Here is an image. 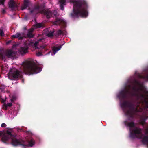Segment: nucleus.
<instances>
[{"label": "nucleus", "mask_w": 148, "mask_h": 148, "mask_svg": "<svg viewBox=\"0 0 148 148\" xmlns=\"http://www.w3.org/2000/svg\"><path fill=\"white\" fill-rule=\"evenodd\" d=\"M12 106V104L11 103H9L7 104V106Z\"/></svg>", "instance_id": "21"}, {"label": "nucleus", "mask_w": 148, "mask_h": 148, "mask_svg": "<svg viewBox=\"0 0 148 148\" xmlns=\"http://www.w3.org/2000/svg\"><path fill=\"white\" fill-rule=\"evenodd\" d=\"M61 47L62 46L59 47H53V54H52V55H55L56 54V53L57 52L58 50H60Z\"/></svg>", "instance_id": "7"}, {"label": "nucleus", "mask_w": 148, "mask_h": 148, "mask_svg": "<svg viewBox=\"0 0 148 148\" xmlns=\"http://www.w3.org/2000/svg\"><path fill=\"white\" fill-rule=\"evenodd\" d=\"M0 35L1 36H3L4 35L3 31L1 29H0Z\"/></svg>", "instance_id": "18"}, {"label": "nucleus", "mask_w": 148, "mask_h": 148, "mask_svg": "<svg viewBox=\"0 0 148 148\" xmlns=\"http://www.w3.org/2000/svg\"><path fill=\"white\" fill-rule=\"evenodd\" d=\"M12 143L13 145L14 146H18L21 145L19 143V141L18 140H12Z\"/></svg>", "instance_id": "9"}, {"label": "nucleus", "mask_w": 148, "mask_h": 148, "mask_svg": "<svg viewBox=\"0 0 148 148\" xmlns=\"http://www.w3.org/2000/svg\"><path fill=\"white\" fill-rule=\"evenodd\" d=\"M53 31L46 32L45 35L48 37H51L53 35Z\"/></svg>", "instance_id": "12"}, {"label": "nucleus", "mask_w": 148, "mask_h": 148, "mask_svg": "<svg viewBox=\"0 0 148 148\" xmlns=\"http://www.w3.org/2000/svg\"><path fill=\"white\" fill-rule=\"evenodd\" d=\"M29 0H24V4L21 8L22 10H23L28 6L29 5Z\"/></svg>", "instance_id": "5"}, {"label": "nucleus", "mask_w": 148, "mask_h": 148, "mask_svg": "<svg viewBox=\"0 0 148 148\" xmlns=\"http://www.w3.org/2000/svg\"><path fill=\"white\" fill-rule=\"evenodd\" d=\"M20 36V34L17 33L15 35H13L12 36V37L14 38H17L18 37Z\"/></svg>", "instance_id": "16"}, {"label": "nucleus", "mask_w": 148, "mask_h": 148, "mask_svg": "<svg viewBox=\"0 0 148 148\" xmlns=\"http://www.w3.org/2000/svg\"><path fill=\"white\" fill-rule=\"evenodd\" d=\"M45 14L47 16V18L49 17L51 15H52L51 12L50 11H49L48 10L45 12Z\"/></svg>", "instance_id": "14"}, {"label": "nucleus", "mask_w": 148, "mask_h": 148, "mask_svg": "<svg viewBox=\"0 0 148 148\" xmlns=\"http://www.w3.org/2000/svg\"><path fill=\"white\" fill-rule=\"evenodd\" d=\"M15 54V52H13L12 50H9L8 51L6 54V56L8 57H10L13 56Z\"/></svg>", "instance_id": "8"}, {"label": "nucleus", "mask_w": 148, "mask_h": 148, "mask_svg": "<svg viewBox=\"0 0 148 148\" xmlns=\"http://www.w3.org/2000/svg\"><path fill=\"white\" fill-rule=\"evenodd\" d=\"M61 5L60 6V9L61 10H63L64 8L63 7V5H65V0H62L60 1Z\"/></svg>", "instance_id": "11"}, {"label": "nucleus", "mask_w": 148, "mask_h": 148, "mask_svg": "<svg viewBox=\"0 0 148 148\" xmlns=\"http://www.w3.org/2000/svg\"><path fill=\"white\" fill-rule=\"evenodd\" d=\"M78 14H79L82 17H86L88 16V13L86 10L83 9L80 12L78 13Z\"/></svg>", "instance_id": "3"}, {"label": "nucleus", "mask_w": 148, "mask_h": 148, "mask_svg": "<svg viewBox=\"0 0 148 148\" xmlns=\"http://www.w3.org/2000/svg\"><path fill=\"white\" fill-rule=\"evenodd\" d=\"M27 47H22L21 48L20 50V53L21 54H25L27 52Z\"/></svg>", "instance_id": "6"}, {"label": "nucleus", "mask_w": 148, "mask_h": 148, "mask_svg": "<svg viewBox=\"0 0 148 148\" xmlns=\"http://www.w3.org/2000/svg\"><path fill=\"white\" fill-rule=\"evenodd\" d=\"M36 27L38 28H40L42 26V24L40 23H37L36 25Z\"/></svg>", "instance_id": "17"}, {"label": "nucleus", "mask_w": 148, "mask_h": 148, "mask_svg": "<svg viewBox=\"0 0 148 148\" xmlns=\"http://www.w3.org/2000/svg\"><path fill=\"white\" fill-rule=\"evenodd\" d=\"M141 130L139 129H136L134 131V133L136 134H139L140 133Z\"/></svg>", "instance_id": "15"}, {"label": "nucleus", "mask_w": 148, "mask_h": 148, "mask_svg": "<svg viewBox=\"0 0 148 148\" xmlns=\"http://www.w3.org/2000/svg\"><path fill=\"white\" fill-rule=\"evenodd\" d=\"M24 66L25 72L30 74H37L42 70L41 68L38 67L36 64L30 62H26Z\"/></svg>", "instance_id": "1"}, {"label": "nucleus", "mask_w": 148, "mask_h": 148, "mask_svg": "<svg viewBox=\"0 0 148 148\" xmlns=\"http://www.w3.org/2000/svg\"><path fill=\"white\" fill-rule=\"evenodd\" d=\"M4 0H0V5L1 4H3L4 3Z\"/></svg>", "instance_id": "19"}, {"label": "nucleus", "mask_w": 148, "mask_h": 148, "mask_svg": "<svg viewBox=\"0 0 148 148\" xmlns=\"http://www.w3.org/2000/svg\"><path fill=\"white\" fill-rule=\"evenodd\" d=\"M27 35L29 37H31L33 36L32 34H28Z\"/></svg>", "instance_id": "22"}, {"label": "nucleus", "mask_w": 148, "mask_h": 148, "mask_svg": "<svg viewBox=\"0 0 148 148\" xmlns=\"http://www.w3.org/2000/svg\"><path fill=\"white\" fill-rule=\"evenodd\" d=\"M33 29H31V31H30V32H32L33 31Z\"/></svg>", "instance_id": "26"}, {"label": "nucleus", "mask_w": 148, "mask_h": 148, "mask_svg": "<svg viewBox=\"0 0 148 148\" xmlns=\"http://www.w3.org/2000/svg\"><path fill=\"white\" fill-rule=\"evenodd\" d=\"M42 39H40L36 42L34 45V46L35 49H42L44 47V46H41L40 45L42 43Z\"/></svg>", "instance_id": "2"}, {"label": "nucleus", "mask_w": 148, "mask_h": 148, "mask_svg": "<svg viewBox=\"0 0 148 148\" xmlns=\"http://www.w3.org/2000/svg\"><path fill=\"white\" fill-rule=\"evenodd\" d=\"M10 75L9 76V78Z\"/></svg>", "instance_id": "28"}, {"label": "nucleus", "mask_w": 148, "mask_h": 148, "mask_svg": "<svg viewBox=\"0 0 148 148\" xmlns=\"http://www.w3.org/2000/svg\"><path fill=\"white\" fill-rule=\"evenodd\" d=\"M6 135L7 136V137L6 136H5L3 137L2 140L3 141L8 140L9 138H12V136L11 134V133L8 131L7 132Z\"/></svg>", "instance_id": "4"}, {"label": "nucleus", "mask_w": 148, "mask_h": 148, "mask_svg": "<svg viewBox=\"0 0 148 148\" xmlns=\"http://www.w3.org/2000/svg\"><path fill=\"white\" fill-rule=\"evenodd\" d=\"M13 2H14V1L13 0H11L10 1V3L9 4L10 6V3H13Z\"/></svg>", "instance_id": "23"}, {"label": "nucleus", "mask_w": 148, "mask_h": 148, "mask_svg": "<svg viewBox=\"0 0 148 148\" xmlns=\"http://www.w3.org/2000/svg\"><path fill=\"white\" fill-rule=\"evenodd\" d=\"M3 134V132H0V136Z\"/></svg>", "instance_id": "24"}, {"label": "nucleus", "mask_w": 148, "mask_h": 148, "mask_svg": "<svg viewBox=\"0 0 148 148\" xmlns=\"http://www.w3.org/2000/svg\"><path fill=\"white\" fill-rule=\"evenodd\" d=\"M37 55H38V56H39V55H38V54H37Z\"/></svg>", "instance_id": "27"}, {"label": "nucleus", "mask_w": 148, "mask_h": 148, "mask_svg": "<svg viewBox=\"0 0 148 148\" xmlns=\"http://www.w3.org/2000/svg\"><path fill=\"white\" fill-rule=\"evenodd\" d=\"M34 142L33 139H31L29 142V144L28 145H25V146L27 147L30 146L32 147L34 144Z\"/></svg>", "instance_id": "13"}, {"label": "nucleus", "mask_w": 148, "mask_h": 148, "mask_svg": "<svg viewBox=\"0 0 148 148\" xmlns=\"http://www.w3.org/2000/svg\"><path fill=\"white\" fill-rule=\"evenodd\" d=\"M19 72L18 71H16L12 75V77L14 78H16L18 77Z\"/></svg>", "instance_id": "10"}, {"label": "nucleus", "mask_w": 148, "mask_h": 148, "mask_svg": "<svg viewBox=\"0 0 148 148\" xmlns=\"http://www.w3.org/2000/svg\"><path fill=\"white\" fill-rule=\"evenodd\" d=\"M16 99V97H14V98H13V99H11V100L12 101L14 99Z\"/></svg>", "instance_id": "25"}, {"label": "nucleus", "mask_w": 148, "mask_h": 148, "mask_svg": "<svg viewBox=\"0 0 148 148\" xmlns=\"http://www.w3.org/2000/svg\"><path fill=\"white\" fill-rule=\"evenodd\" d=\"M6 125L4 123H2L1 125V126L2 127H6Z\"/></svg>", "instance_id": "20"}]
</instances>
